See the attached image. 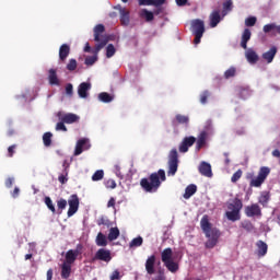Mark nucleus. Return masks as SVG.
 Returning <instances> with one entry per match:
<instances>
[{
    "label": "nucleus",
    "mask_w": 280,
    "mask_h": 280,
    "mask_svg": "<svg viewBox=\"0 0 280 280\" xmlns=\"http://www.w3.org/2000/svg\"><path fill=\"white\" fill-rule=\"evenodd\" d=\"M165 180H167V177L165 176V171L159 170L158 172L152 173L149 178H142L140 180V186L143 191H147V194H156V191H159V188L161 187V184L165 183Z\"/></svg>",
    "instance_id": "1"
},
{
    "label": "nucleus",
    "mask_w": 280,
    "mask_h": 280,
    "mask_svg": "<svg viewBox=\"0 0 280 280\" xmlns=\"http://www.w3.org/2000/svg\"><path fill=\"white\" fill-rule=\"evenodd\" d=\"M200 228L207 237L205 243L206 248H215L220 240V230L212 228L211 222H209V215H203L200 221Z\"/></svg>",
    "instance_id": "2"
},
{
    "label": "nucleus",
    "mask_w": 280,
    "mask_h": 280,
    "mask_svg": "<svg viewBox=\"0 0 280 280\" xmlns=\"http://www.w3.org/2000/svg\"><path fill=\"white\" fill-rule=\"evenodd\" d=\"M244 207V203L242 202V199L234 198L231 203L228 205L229 211L225 212V215L230 222H237V220H242V214H240V211H242Z\"/></svg>",
    "instance_id": "3"
},
{
    "label": "nucleus",
    "mask_w": 280,
    "mask_h": 280,
    "mask_svg": "<svg viewBox=\"0 0 280 280\" xmlns=\"http://www.w3.org/2000/svg\"><path fill=\"white\" fill-rule=\"evenodd\" d=\"M190 25L191 33L195 36L194 43L200 45V40H202V36H205V21L196 19L191 21Z\"/></svg>",
    "instance_id": "4"
},
{
    "label": "nucleus",
    "mask_w": 280,
    "mask_h": 280,
    "mask_svg": "<svg viewBox=\"0 0 280 280\" xmlns=\"http://www.w3.org/2000/svg\"><path fill=\"white\" fill-rule=\"evenodd\" d=\"M176 172H178V151L172 149L168 154L167 176H176Z\"/></svg>",
    "instance_id": "5"
},
{
    "label": "nucleus",
    "mask_w": 280,
    "mask_h": 280,
    "mask_svg": "<svg viewBox=\"0 0 280 280\" xmlns=\"http://www.w3.org/2000/svg\"><path fill=\"white\" fill-rule=\"evenodd\" d=\"M269 175H270V168L268 166L260 167L257 177L253 178L249 182V186L260 187L261 185H264V183H266V179L268 178Z\"/></svg>",
    "instance_id": "6"
},
{
    "label": "nucleus",
    "mask_w": 280,
    "mask_h": 280,
    "mask_svg": "<svg viewBox=\"0 0 280 280\" xmlns=\"http://www.w3.org/2000/svg\"><path fill=\"white\" fill-rule=\"evenodd\" d=\"M82 248H84L82 244H78L75 249H69L66 253V260L63 261V264L73 266V264H75V260L78 259V256L82 255Z\"/></svg>",
    "instance_id": "7"
},
{
    "label": "nucleus",
    "mask_w": 280,
    "mask_h": 280,
    "mask_svg": "<svg viewBox=\"0 0 280 280\" xmlns=\"http://www.w3.org/2000/svg\"><path fill=\"white\" fill-rule=\"evenodd\" d=\"M56 117H58L59 121L66 124H78V121H80V116L73 113L58 112Z\"/></svg>",
    "instance_id": "8"
},
{
    "label": "nucleus",
    "mask_w": 280,
    "mask_h": 280,
    "mask_svg": "<svg viewBox=\"0 0 280 280\" xmlns=\"http://www.w3.org/2000/svg\"><path fill=\"white\" fill-rule=\"evenodd\" d=\"M69 209H68V218H71L78 213V209H80V198L78 195H71L68 200Z\"/></svg>",
    "instance_id": "9"
},
{
    "label": "nucleus",
    "mask_w": 280,
    "mask_h": 280,
    "mask_svg": "<svg viewBox=\"0 0 280 280\" xmlns=\"http://www.w3.org/2000/svg\"><path fill=\"white\" fill-rule=\"evenodd\" d=\"M112 259L110 250L105 248H100L93 258L94 261H105V264H108Z\"/></svg>",
    "instance_id": "10"
},
{
    "label": "nucleus",
    "mask_w": 280,
    "mask_h": 280,
    "mask_svg": "<svg viewBox=\"0 0 280 280\" xmlns=\"http://www.w3.org/2000/svg\"><path fill=\"white\" fill-rule=\"evenodd\" d=\"M245 215L247 218H261V207L258 203L245 207Z\"/></svg>",
    "instance_id": "11"
},
{
    "label": "nucleus",
    "mask_w": 280,
    "mask_h": 280,
    "mask_svg": "<svg viewBox=\"0 0 280 280\" xmlns=\"http://www.w3.org/2000/svg\"><path fill=\"white\" fill-rule=\"evenodd\" d=\"M194 143H196V137L194 136L185 137L179 144V152H182L183 154H185L186 152H189V148H191Z\"/></svg>",
    "instance_id": "12"
},
{
    "label": "nucleus",
    "mask_w": 280,
    "mask_h": 280,
    "mask_svg": "<svg viewBox=\"0 0 280 280\" xmlns=\"http://www.w3.org/2000/svg\"><path fill=\"white\" fill-rule=\"evenodd\" d=\"M223 18L224 16L221 15L220 9L213 10L209 15L210 27H218Z\"/></svg>",
    "instance_id": "13"
},
{
    "label": "nucleus",
    "mask_w": 280,
    "mask_h": 280,
    "mask_svg": "<svg viewBox=\"0 0 280 280\" xmlns=\"http://www.w3.org/2000/svg\"><path fill=\"white\" fill-rule=\"evenodd\" d=\"M115 9L119 10L121 25H130V11H128L126 8H121V5H117Z\"/></svg>",
    "instance_id": "14"
},
{
    "label": "nucleus",
    "mask_w": 280,
    "mask_h": 280,
    "mask_svg": "<svg viewBox=\"0 0 280 280\" xmlns=\"http://www.w3.org/2000/svg\"><path fill=\"white\" fill-rule=\"evenodd\" d=\"M198 170L199 174H201V176H206V178H211L213 176V171H211V164L207 162H201Z\"/></svg>",
    "instance_id": "15"
},
{
    "label": "nucleus",
    "mask_w": 280,
    "mask_h": 280,
    "mask_svg": "<svg viewBox=\"0 0 280 280\" xmlns=\"http://www.w3.org/2000/svg\"><path fill=\"white\" fill-rule=\"evenodd\" d=\"M145 270L149 275H154L156 270L154 269V266H156V255H151L145 260Z\"/></svg>",
    "instance_id": "16"
},
{
    "label": "nucleus",
    "mask_w": 280,
    "mask_h": 280,
    "mask_svg": "<svg viewBox=\"0 0 280 280\" xmlns=\"http://www.w3.org/2000/svg\"><path fill=\"white\" fill-rule=\"evenodd\" d=\"M88 143L89 140L86 138L78 140L74 149V156H80V154H82L84 150H89V147H86Z\"/></svg>",
    "instance_id": "17"
},
{
    "label": "nucleus",
    "mask_w": 280,
    "mask_h": 280,
    "mask_svg": "<svg viewBox=\"0 0 280 280\" xmlns=\"http://www.w3.org/2000/svg\"><path fill=\"white\" fill-rule=\"evenodd\" d=\"M256 248L257 257H266V255H268V244H266V242L257 241Z\"/></svg>",
    "instance_id": "18"
},
{
    "label": "nucleus",
    "mask_w": 280,
    "mask_h": 280,
    "mask_svg": "<svg viewBox=\"0 0 280 280\" xmlns=\"http://www.w3.org/2000/svg\"><path fill=\"white\" fill-rule=\"evenodd\" d=\"M89 91H91V83L82 82L78 88V95L83 100L89 97Z\"/></svg>",
    "instance_id": "19"
},
{
    "label": "nucleus",
    "mask_w": 280,
    "mask_h": 280,
    "mask_svg": "<svg viewBox=\"0 0 280 280\" xmlns=\"http://www.w3.org/2000/svg\"><path fill=\"white\" fill-rule=\"evenodd\" d=\"M245 58L249 65H257L259 62V55L253 48L246 50Z\"/></svg>",
    "instance_id": "20"
},
{
    "label": "nucleus",
    "mask_w": 280,
    "mask_h": 280,
    "mask_svg": "<svg viewBox=\"0 0 280 280\" xmlns=\"http://www.w3.org/2000/svg\"><path fill=\"white\" fill-rule=\"evenodd\" d=\"M69 54H71V47L68 44H62L59 48V59L61 62L69 58Z\"/></svg>",
    "instance_id": "21"
},
{
    "label": "nucleus",
    "mask_w": 280,
    "mask_h": 280,
    "mask_svg": "<svg viewBox=\"0 0 280 280\" xmlns=\"http://www.w3.org/2000/svg\"><path fill=\"white\" fill-rule=\"evenodd\" d=\"M48 80H49V84H51L52 86L60 85V80H58V72L56 69L51 68L48 70Z\"/></svg>",
    "instance_id": "22"
},
{
    "label": "nucleus",
    "mask_w": 280,
    "mask_h": 280,
    "mask_svg": "<svg viewBox=\"0 0 280 280\" xmlns=\"http://www.w3.org/2000/svg\"><path fill=\"white\" fill-rule=\"evenodd\" d=\"M250 36H253V33H250L248 28H245L241 37V47L243 49H248V40H250Z\"/></svg>",
    "instance_id": "23"
},
{
    "label": "nucleus",
    "mask_w": 280,
    "mask_h": 280,
    "mask_svg": "<svg viewBox=\"0 0 280 280\" xmlns=\"http://www.w3.org/2000/svg\"><path fill=\"white\" fill-rule=\"evenodd\" d=\"M275 56H277V47L272 46L268 51L262 54V59L266 60L268 65L275 60Z\"/></svg>",
    "instance_id": "24"
},
{
    "label": "nucleus",
    "mask_w": 280,
    "mask_h": 280,
    "mask_svg": "<svg viewBox=\"0 0 280 280\" xmlns=\"http://www.w3.org/2000/svg\"><path fill=\"white\" fill-rule=\"evenodd\" d=\"M207 131H201L197 138L196 150H202L207 145Z\"/></svg>",
    "instance_id": "25"
},
{
    "label": "nucleus",
    "mask_w": 280,
    "mask_h": 280,
    "mask_svg": "<svg viewBox=\"0 0 280 280\" xmlns=\"http://www.w3.org/2000/svg\"><path fill=\"white\" fill-rule=\"evenodd\" d=\"M173 126H178V124L184 126H189V116L177 114L175 119L172 121Z\"/></svg>",
    "instance_id": "26"
},
{
    "label": "nucleus",
    "mask_w": 280,
    "mask_h": 280,
    "mask_svg": "<svg viewBox=\"0 0 280 280\" xmlns=\"http://www.w3.org/2000/svg\"><path fill=\"white\" fill-rule=\"evenodd\" d=\"M174 255V252L172 250L171 247L165 248L162 253H161V260L163 264H167V261H172L174 260L172 257Z\"/></svg>",
    "instance_id": "27"
},
{
    "label": "nucleus",
    "mask_w": 280,
    "mask_h": 280,
    "mask_svg": "<svg viewBox=\"0 0 280 280\" xmlns=\"http://www.w3.org/2000/svg\"><path fill=\"white\" fill-rule=\"evenodd\" d=\"M139 5H154V8H160L165 3V0H138Z\"/></svg>",
    "instance_id": "28"
},
{
    "label": "nucleus",
    "mask_w": 280,
    "mask_h": 280,
    "mask_svg": "<svg viewBox=\"0 0 280 280\" xmlns=\"http://www.w3.org/2000/svg\"><path fill=\"white\" fill-rule=\"evenodd\" d=\"M140 19H144L147 23H150V21H154V13L152 11H149L148 9H142L139 12Z\"/></svg>",
    "instance_id": "29"
},
{
    "label": "nucleus",
    "mask_w": 280,
    "mask_h": 280,
    "mask_svg": "<svg viewBox=\"0 0 280 280\" xmlns=\"http://www.w3.org/2000/svg\"><path fill=\"white\" fill-rule=\"evenodd\" d=\"M106 32V27H104V24H98L94 27V40L96 43H100L102 34Z\"/></svg>",
    "instance_id": "30"
},
{
    "label": "nucleus",
    "mask_w": 280,
    "mask_h": 280,
    "mask_svg": "<svg viewBox=\"0 0 280 280\" xmlns=\"http://www.w3.org/2000/svg\"><path fill=\"white\" fill-rule=\"evenodd\" d=\"M196 191H198V186L190 184L186 187L185 189V194H184V198L185 200H189V198L191 196H194V194H196Z\"/></svg>",
    "instance_id": "31"
},
{
    "label": "nucleus",
    "mask_w": 280,
    "mask_h": 280,
    "mask_svg": "<svg viewBox=\"0 0 280 280\" xmlns=\"http://www.w3.org/2000/svg\"><path fill=\"white\" fill-rule=\"evenodd\" d=\"M71 277V265L62 262L61 265V279H69Z\"/></svg>",
    "instance_id": "32"
},
{
    "label": "nucleus",
    "mask_w": 280,
    "mask_h": 280,
    "mask_svg": "<svg viewBox=\"0 0 280 280\" xmlns=\"http://www.w3.org/2000/svg\"><path fill=\"white\" fill-rule=\"evenodd\" d=\"M95 244L96 246H108V240L106 238V235H104L102 232H98Z\"/></svg>",
    "instance_id": "33"
},
{
    "label": "nucleus",
    "mask_w": 280,
    "mask_h": 280,
    "mask_svg": "<svg viewBox=\"0 0 280 280\" xmlns=\"http://www.w3.org/2000/svg\"><path fill=\"white\" fill-rule=\"evenodd\" d=\"M258 202H259V205H262V207H266V205H268V202H270V192L262 191L258 198Z\"/></svg>",
    "instance_id": "34"
},
{
    "label": "nucleus",
    "mask_w": 280,
    "mask_h": 280,
    "mask_svg": "<svg viewBox=\"0 0 280 280\" xmlns=\"http://www.w3.org/2000/svg\"><path fill=\"white\" fill-rule=\"evenodd\" d=\"M233 10V0H225L223 2L222 16H226Z\"/></svg>",
    "instance_id": "35"
},
{
    "label": "nucleus",
    "mask_w": 280,
    "mask_h": 280,
    "mask_svg": "<svg viewBox=\"0 0 280 280\" xmlns=\"http://www.w3.org/2000/svg\"><path fill=\"white\" fill-rule=\"evenodd\" d=\"M119 235H120L119 228H110L107 240H109V242H115V240H117Z\"/></svg>",
    "instance_id": "36"
},
{
    "label": "nucleus",
    "mask_w": 280,
    "mask_h": 280,
    "mask_svg": "<svg viewBox=\"0 0 280 280\" xmlns=\"http://www.w3.org/2000/svg\"><path fill=\"white\" fill-rule=\"evenodd\" d=\"M100 102H103L104 104H110L113 102L114 97L108 92H102L98 94Z\"/></svg>",
    "instance_id": "37"
},
{
    "label": "nucleus",
    "mask_w": 280,
    "mask_h": 280,
    "mask_svg": "<svg viewBox=\"0 0 280 280\" xmlns=\"http://www.w3.org/2000/svg\"><path fill=\"white\" fill-rule=\"evenodd\" d=\"M164 266L165 268H167L170 272H178V264L175 262L174 260H168L167 262H164Z\"/></svg>",
    "instance_id": "38"
},
{
    "label": "nucleus",
    "mask_w": 280,
    "mask_h": 280,
    "mask_svg": "<svg viewBox=\"0 0 280 280\" xmlns=\"http://www.w3.org/2000/svg\"><path fill=\"white\" fill-rule=\"evenodd\" d=\"M142 245H143V237H141V236L133 238L129 243L130 248H139V246H142Z\"/></svg>",
    "instance_id": "39"
},
{
    "label": "nucleus",
    "mask_w": 280,
    "mask_h": 280,
    "mask_svg": "<svg viewBox=\"0 0 280 280\" xmlns=\"http://www.w3.org/2000/svg\"><path fill=\"white\" fill-rule=\"evenodd\" d=\"M51 137H54V133L49 131L43 135V142L46 148H49V145H51Z\"/></svg>",
    "instance_id": "40"
},
{
    "label": "nucleus",
    "mask_w": 280,
    "mask_h": 280,
    "mask_svg": "<svg viewBox=\"0 0 280 280\" xmlns=\"http://www.w3.org/2000/svg\"><path fill=\"white\" fill-rule=\"evenodd\" d=\"M98 226H107V229H110L113 226V223L106 218V217H101L97 220Z\"/></svg>",
    "instance_id": "41"
},
{
    "label": "nucleus",
    "mask_w": 280,
    "mask_h": 280,
    "mask_svg": "<svg viewBox=\"0 0 280 280\" xmlns=\"http://www.w3.org/2000/svg\"><path fill=\"white\" fill-rule=\"evenodd\" d=\"M236 73L237 69L235 67H231L224 72V78L225 80H230V78H235Z\"/></svg>",
    "instance_id": "42"
},
{
    "label": "nucleus",
    "mask_w": 280,
    "mask_h": 280,
    "mask_svg": "<svg viewBox=\"0 0 280 280\" xmlns=\"http://www.w3.org/2000/svg\"><path fill=\"white\" fill-rule=\"evenodd\" d=\"M249 96H250V90H248L246 88L238 89V97H241V100H246Z\"/></svg>",
    "instance_id": "43"
},
{
    "label": "nucleus",
    "mask_w": 280,
    "mask_h": 280,
    "mask_svg": "<svg viewBox=\"0 0 280 280\" xmlns=\"http://www.w3.org/2000/svg\"><path fill=\"white\" fill-rule=\"evenodd\" d=\"M44 202L46 207L51 211V213H56V206H54V201H51V197H45Z\"/></svg>",
    "instance_id": "44"
},
{
    "label": "nucleus",
    "mask_w": 280,
    "mask_h": 280,
    "mask_svg": "<svg viewBox=\"0 0 280 280\" xmlns=\"http://www.w3.org/2000/svg\"><path fill=\"white\" fill-rule=\"evenodd\" d=\"M108 44V39H101L98 44L95 45L94 54H100L104 47Z\"/></svg>",
    "instance_id": "45"
},
{
    "label": "nucleus",
    "mask_w": 280,
    "mask_h": 280,
    "mask_svg": "<svg viewBox=\"0 0 280 280\" xmlns=\"http://www.w3.org/2000/svg\"><path fill=\"white\" fill-rule=\"evenodd\" d=\"M209 97H211V92L209 90L203 91L199 96L200 104H207Z\"/></svg>",
    "instance_id": "46"
},
{
    "label": "nucleus",
    "mask_w": 280,
    "mask_h": 280,
    "mask_svg": "<svg viewBox=\"0 0 280 280\" xmlns=\"http://www.w3.org/2000/svg\"><path fill=\"white\" fill-rule=\"evenodd\" d=\"M279 27V25L271 23V24H266L262 27V31L265 32V34H270V32H273V30L277 32V28Z\"/></svg>",
    "instance_id": "47"
},
{
    "label": "nucleus",
    "mask_w": 280,
    "mask_h": 280,
    "mask_svg": "<svg viewBox=\"0 0 280 280\" xmlns=\"http://www.w3.org/2000/svg\"><path fill=\"white\" fill-rule=\"evenodd\" d=\"M117 49H115V46L113 44H109L106 47V58H113L116 54Z\"/></svg>",
    "instance_id": "48"
},
{
    "label": "nucleus",
    "mask_w": 280,
    "mask_h": 280,
    "mask_svg": "<svg viewBox=\"0 0 280 280\" xmlns=\"http://www.w3.org/2000/svg\"><path fill=\"white\" fill-rule=\"evenodd\" d=\"M57 209L58 211H60V213H62V211L67 209V199L60 198L59 200H57Z\"/></svg>",
    "instance_id": "49"
},
{
    "label": "nucleus",
    "mask_w": 280,
    "mask_h": 280,
    "mask_svg": "<svg viewBox=\"0 0 280 280\" xmlns=\"http://www.w3.org/2000/svg\"><path fill=\"white\" fill-rule=\"evenodd\" d=\"M96 62H97V55L90 56V57L85 58V65L88 67H93V65L96 63Z\"/></svg>",
    "instance_id": "50"
},
{
    "label": "nucleus",
    "mask_w": 280,
    "mask_h": 280,
    "mask_svg": "<svg viewBox=\"0 0 280 280\" xmlns=\"http://www.w3.org/2000/svg\"><path fill=\"white\" fill-rule=\"evenodd\" d=\"M102 178H104L103 170H98L92 175V180H94V182L102 180Z\"/></svg>",
    "instance_id": "51"
},
{
    "label": "nucleus",
    "mask_w": 280,
    "mask_h": 280,
    "mask_svg": "<svg viewBox=\"0 0 280 280\" xmlns=\"http://www.w3.org/2000/svg\"><path fill=\"white\" fill-rule=\"evenodd\" d=\"M67 69L68 71H75V69H78V61L75 59H70Z\"/></svg>",
    "instance_id": "52"
},
{
    "label": "nucleus",
    "mask_w": 280,
    "mask_h": 280,
    "mask_svg": "<svg viewBox=\"0 0 280 280\" xmlns=\"http://www.w3.org/2000/svg\"><path fill=\"white\" fill-rule=\"evenodd\" d=\"M242 229H244L245 231L250 233V231H253L255 229V226L253 225V223L250 221H244L242 223Z\"/></svg>",
    "instance_id": "53"
},
{
    "label": "nucleus",
    "mask_w": 280,
    "mask_h": 280,
    "mask_svg": "<svg viewBox=\"0 0 280 280\" xmlns=\"http://www.w3.org/2000/svg\"><path fill=\"white\" fill-rule=\"evenodd\" d=\"M257 23V18L255 16H249L245 20V25L247 27H254V25Z\"/></svg>",
    "instance_id": "54"
},
{
    "label": "nucleus",
    "mask_w": 280,
    "mask_h": 280,
    "mask_svg": "<svg viewBox=\"0 0 280 280\" xmlns=\"http://www.w3.org/2000/svg\"><path fill=\"white\" fill-rule=\"evenodd\" d=\"M66 122L60 120L59 122H57L55 130L57 131H61V132H67V126L65 125Z\"/></svg>",
    "instance_id": "55"
},
{
    "label": "nucleus",
    "mask_w": 280,
    "mask_h": 280,
    "mask_svg": "<svg viewBox=\"0 0 280 280\" xmlns=\"http://www.w3.org/2000/svg\"><path fill=\"white\" fill-rule=\"evenodd\" d=\"M242 170H237L231 177V182L232 183H237V180H240V178H242Z\"/></svg>",
    "instance_id": "56"
},
{
    "label": "nucleus",
    "mask_w": 280,
    "mask_h": 280,
    "mask_svg": "<svg viewBox=\"0 0 280 280\" xmlns=\"http://www.w3.org/2000/svg\"><path fill=\"white\" fill-rule=\"evenodd\" d=\"M66 95H68L69 97H73V84L68 83L66 85Z\"/></svg>",
    "instance_id": "57"
},
{
    "label": "nucleus",
    "mask_w": 280,
    "mask_h": 280,
    "mask_svg": "<svg viewBox=\"0 0 280 280\" xmlns=\"http://www.w3.org/2000/svg\"><path fill=\"white\" fill-rule=\"evenodd\" d=\"M153 280H166L165 270L164 269H159L158 276Z\"/></svg>",
    "instance_id": "58"
},
{
    "label": "nucleus",
    "mask_w": 280,
    "mask_h": 280,
    "mask_svg": "<svg viewBox=\"0 0 280 280\" xmlns=\"http://www.w3.org/2000/svg\"><path fill=\"white\" fill-rule=\"evenodd\" d=\"M105 185L107 189H115L117 187V183L114 179H108Z\"/></svg>",
    "instance_id": "59"
},
{
    "label": "nucleus",
    "mask_w": 280,
    "mask_h": 280,
    "mask_svg": "<svg viewBox=\"0 0 280 280\" xmlns=\"http://www.w3.org/2000/svg\"><path fill=\"white\" fill-rule=\"evenodd\" d=\"M14 150H16V144H12L8 148V156L9 159H12V156H14Z\"/></svg>",
    "instance_id": "60"
},
{
    "label": "nucleus",
    "mask_w": 280,
    "mask_h": 280,
    "mask_svg": "<svg viewBox=\"0 0 280 280\" xmlns=\"http://www.w3.org/2000/svg\"><path fill=\"white\" fill-rule=\"evenodd\" d=\"M67 176H68L67 173L59 175L58 180L59 183H61V185H66L67 180H69Z\"/></svg>",
    "instance_id": "61"
},
{
    "label": "nucleus",
    "mask_w": 280,
    "mask_h": 280,
    "mask_svg": "<svg viewBox=\"0 0 280 280\" xmlns=\"http://www.w3.org/2000/svg\"><path fill=\"white\" fill-rule=\"evenodd\" d=\"M121 279V276L119 275V270H114L110 275V280H119Z\"/></svg>",
    "instance_id": "62"
},
{
    "label": "nucleus",
    "mask_w": 280,
    "mask_h": 280,
    "mask_svg": "<svg viewBox=\"0 0 280 280\" xmlns=\"http://www.w3.org/2000/svg\"><path fill=\"white\" fill-rule=\"evenodd\" d=\"M62 167H63V174H66V176H69V162L67 160L63 161Z\"/></svg>",
    "instance_id": "63"
},
{
    "label": "nucleus",
    "mask_w": 280,
    "mask_h": 280,
    "mask_svg": "<svg viewBox=\"0 0 280 280\" xmlns=\"http://www.w3.org/2000/svg\"><path fill=\"white\" fill-rule=\"evenodd\" d=\"M4 185L5 187H8V189H10L12 185H14V178L13 177L7 178Z\"/></svg>",
    "instance_id": "64"
}]
</instances>
